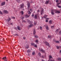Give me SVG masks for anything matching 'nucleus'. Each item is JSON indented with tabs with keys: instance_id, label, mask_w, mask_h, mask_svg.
<instances>
[{
	"instance_id": "nucleus-1",
	"label": "nucleus",
	"mask_w": 61,
	"mask_h": 61,
	"mask_svg": "<svg viewBox=\"0 0 61 61\" xmlns=\"http://www.w3.org/2000/svg\"><path fill=\"white\" fill-rule=\"evenodd\" d=\"M27 22H28L30 24V25H29L28 26V27H31L34 26L33 24H32V23H33V22L32 21H30L29 20L27 19Z\"/></svg>"
},
{
	"instance_id": "nucleus-2",
	"label": "nucleus",
	"mask_w": 61,
	"mask_h": 61,
	"mask_svg": "<svg viewBox=\"0 0 61 61\" xmlns=\"http://www.w3.org/2000/svg\"><path fill=\"white\" fill-rule=\"evenodd\" d=\"M39 50L40 51H41L42 53H45V51L42 48H40L39 49Z\"/></svg>"
},
{
	"instance_id": "nucleus-3",
	"label": "nucleus",
	"mask_w": 61,
	"mask_h": 61,
	"mask_svg": "<svg viewBox=\"0 0 61 61\" xmlns=\"http://www.w3.org/2000/svg\"><path fill=\"white\" fill-rule=\"evenodd\" d=\"M55 13H58L59 14L60 13V11H59L57 10H55Z\"/></svg>"
},
{
	"instance_id": "nucleus-4",
	"label": "nucleus",
	"mask_w": 61,
	"mask_h": 61,
	"mask_svg": "<svg viewBox=\"0 0 61 61\" xmlns=\"http://www.w3.org/2000/svg\"><path fill=\"white\" fill-rule=\"evenodd\" d=\"M45 43L46 46H50V44H49V43L47 42L46 41H45Z\"/></svg>"
},
{
	"instance_id": "nucleus-5",
	"label": "nucleus",
	"mask_w": 61,
	"mask_h": 61,
	"mask_svg": "<svg viewBox=\"0 0 61 61\" xmlns=\"http://www.w3.org/2000/svg\"><path fill=\"white\" fill-rule=\"evenodd\" d=\"M51 13L52 15H54V10H51Z\"/></svg>"
},
{
	"instance_id": "nucleus-6",
	"label": "nucleus",
	"mask_w": 61,
	"mask_h": 61,
	"mask_svg": "<svg viewBox=\"0 0 61 61\" xmlns=\"http://www.w3.org/2000/svg\"><path fill=\"white\" fill-rule=\"evenodd\" d=\"M2 59H4V61H7V58H6V57H3L2 58Z\"/></svg>"
},
{
	"instance_id": "nucleus-7",
	"label": "nucleus",
	"mask_w": 61,
	"mask_h": 61,
	"mask_svg": "<svg viewBox=\"0 0 61 61\" xmlns=\"http://www.w3.org/2000/svg\"><path fill=\"white\" fill-rule=\"evenodd\" d=\"M5 2H3L2 3H1V5L2 6L4 5H5Z\"/></svg>"
},
{
	"instance_id": "nucleus-8",
	"label": "nucleus",
	"mask_w": 61,
	"mask_h": 61,
	"mask_svg": "<svg viewBox=\"0 0 61 61\" xmlns=\"http://www.w3.org/2000/svg\"><path fill=\"white\" fill-rule=\"evenodd\" d=\"M46 29L47 30H49V28H48V27L47 25L46 26Z\"/></svg>"
},
{
	"instance_id": "nucleus-9",
	"label": "nucleus",
	"mask_w": 61,
	"mask_h": 61,
	"mask_svg": "<svg viewBox=\"0 0 61 61\" xmlns=\"http://www.w3.org/2000/svg\"><path fill=\"white\" fill-rule=\"evenodd\" d=\"M36 30L34 29V31H33V35H35L36 34Z\"/></svg>"
},
{
	"instance_id": "nucleus-10",
	"label": "nucleus",
	"mask_w": 61,
	"mask_h": 61,
	"mask_svg": "<svg viewBox=\"0 0 61 61\" xmlns=\"http://www.w3.org/2000/svg\"><path fill=\"white\" fill-rule=\"evenodd\" d=\"M30 4L29 3H28V9L29 8V7L30 6Z\"/></svg>"
},
{
	"instance_id": "nucleus-11",
	"label": "nucleus",
	"mask_w": 61,
	"mask_h": 61,
	"mask_svg": "<svg viewBox=\"0 0 61 61\" xmlns=\"http://www.w3.org/2000/svg\"><path fill=\"white\" fill-rule=\"evenodd\" d=\"M24 4H22L21 5V8H23V7H24Z\"/></svg>"
},
{
	"instance_id": "nucleus-12",
	"label": "nucleus",
	"mask_w": 61,
	"mask_h": 61,
	"mask_svg": "<svg viewBox=\"0 0 61 61\" xmlns=\"http://www.w3.org/2000/svg\"><path fill=\"white\" fill-rule=\"evenodd\" d=\"M38 40H36V41H35V42L37 44H38Z\"/></svg>"
},
{
	"instance_id": "nucleus-13",
	"label": "nucleus",
	"mask_w": 61,
	"mask_h": 61,
	"mask_svg": "<svg viewBox=\"0 0 61 61\" xmlns=\"http://www.w3.org/2000/svg\"><path fill=\"white\" fill-rule=\"evenodd\" d=\"M47 16V15H44V16L43 17H42V18H43V17H44V18H46V17Z\"/></svg>"
},
{
	"instance_id": "nucleus-14",
	"label": "nucleus",
	"mask_w": 61,
	"mask_h": 61,
	"mask_svg": "<svg viewBox=\"0 0 61 61\" xmlns=\"http://www.w3.org/2000/svg\"><path fill=\"white\" fill-rule=\"evenodd\" d=\"M31 46H34V45H35V44L33 43H31Z\"/></svg>"
},
{
	"instance_id": "nucleus-15",
	"label": "nucleus",
	"mask_w": 61,
	"mask_h": 61,
	"mask_svg": "<svg viewBox=\"0 0 61 61\" xmlns=\"http://www.w3.org/2000/svg\"><path fill=\"white\" fill-rule=\"evenodd\" d=\"M4 13H6V14H7V13H8V11H7V10H5L4 11Z\"/></svg>"
},
{
	"instance_id": "nucleus-16",
	"label": "nucleus",
	"mask_w": 61,
	"mask_h": 61,
	"mask_svg": "<svg viewBox=\"0 0 61 61\" xmlns=\"http://www.w3.org/2000/svg\"><path fill=\"white\" fill-rule=\"evenodd\" d=\"M29 16H30V15L28 16L27 15H25V17H29Z\"/></svg>"
},
{
	"instance_id": "nucleus-17",
	"label": "nucleus",
	"mask_w": 61,
	"mask_h": 61,
	"mask_svg": "<svg viewBox=\"0 0 61 61\" xmlns=\"http://www.w3.org/2000/svg\"><path fill=\"white\" fill-rule=\"evenodd\" d=\"M35 19H37V16L36 15H35V16L34 17Z\"/></svg>"
},
{
	"instance_id": "nucleus-18",
	"label": "nucleus",
	"mask_w": 61,
	"mask_h": 61,
	"mask_svg": "<svg viewBox=\"0 0 61 61\" xmlns=\"http://www.w3.org/2000/svg\"><path fill=\"white\" fill-rule=\"evenodd\" d=\"M31 52V50H28L27 51V52L28 53H30Z\"/></svg>"
},
{
	"instance_id": "nucleus-19",
	"label": "nucleus",
	"mask_w": 61,
	"mask_h": 61,
	"mask_svg": "<svg viewBox=\"0 0 61 61\" xmlns=\"http://www.w3.org/2000/svg\"><path fill=\"white\" fill-rule=\"evenodd\" d=\"M56 49H59V48H60V46H56Z\"/></svg>"
},
{
	"instance_id": "nucleus-20",
	"label": "nucleus",
	"mask_w": 61,
	"mask_h": 61,
	"mask_svg": "<svg viewBox=\"0 0 61 61\" xmlns=\"http://www.w3.org/2000/svg\"><path fill=\"white\" fill-rule=\"evenodd\" d=\"M44 12V10H41V15H42L43 14V13Z\"/></svg>"
},
{
	"instance_id": "nucleus-21",
	"label": "nucleus",
	"mask_w": 61,
	"mask_h": 61,
	"mask_svg": "<svg viewBox=\"0 0 61 61\" xmlns=\"http://www.w3.org/2000/svg\"><path fill=\"white\" fill-rule=\"evenodd\" d=\"M59 61H61V58H58L57 59Z\"/></svg>"
},
{
	"instance_id": "nucleus-22",
	"label": "nucleus",
	"mask_w": 61,
	"mask_h": 61,
	"mask_svg": "<svg viewBox=\"0 0 61 61\" xmlns=\"http://www.w3.org/2000/svg\"><path fill=\"white\" fill-rule=\"evenodd\" d=\"M49 23L50 24H52V21L51 20H50L49 21Z\"/></svg>"
},
{
	"instance_id": "nucleus-23",
	"label": "nucleus",
	"mask_w": 61,
	"mask_h": 61,
	"mask_svg": "<svg viewBox=\"0 0 61 61\" xmlns=\"http://www.w3.org/2000/svg\"><path fill=\"white\" fill-rule=\"evenodd\" d=\"M17 28H18V29L19 30H21L20 29V27L19 26H17Z\"/></svg>"
},
{
	"instance_id": "nucleus-24",
	"label": "nucleus",
	"mask_w": 61,
	"mask_h": 61,
	"mask_svg": "<svg viewBox=\"0 0 61 61\" xmlns=\"http://www.w3.org/2000/svg\"><path fill=\"white\" fill-rule=\"evenodd\" d=\"M11 20V19L10 18H9V19H8L7 20V21H8V22H9Z\"/></svg>"
},
{
	"instance_id": "nucleus-25",
	"label": "nucleus",
	"mask_w": 61,
	"mask_h": 61,
	"mask_svg": "<svg viewBox=\"0 0 61 61\" xmlns=\"http://www.w3.org/2000/svg\"><path fill=\"white\" fill-rule=\"evenodd\" d=\"M49 59H50V58H53L52 57V56H49Z\"/></svg>"
},
{
	"instance_id": "nucleus-26",
	"label": "nucleus",
	"mask_w": 61,
	"mask_h": 61,
	"mask_svg": "<svg viewBox=\"0 0 61 61\" xmlns=\"http://www.w3.org/2000/svg\"><path fill=\"white\" fill-rule=\"evenodd\" d=\"M38 55L39 56H40V57H41V53H40V52L39 53H38Z\"/></svg>"
},
{
	"instance_id": "nucleus-27",
	"label": "nucleus",
	"mask_w": 61,
	"mask_h": 61,
	"mask_svg": "<svg viewBox=\"0 0 61 61\" xmlns=\"http://www.w3.org/2000/svg\"><path fill=\"white\" fill-rule=\"evenodd\" d=\"M34 36L36 38H38V36L37 35H35Z\"/></svg>"
},
{
	"instance_id": "nucleus-28",
	"label": "nucleus",
	"mask_w": 61,
	"mask_h": 61,
	"mask_svg": "<svg viewBox=\"0 0 61 61\" xmlns=\"http://www.w3.org/2000/svg\"><path fill=\"white\" fill-rule=\"evenodd\" d=\"M20 13L22 14V15H23L24 14V12L22 11H21Z\"/></svg>"
},
{
	"instance_id": "nucleus-29",
	"label": "nucleus",
	"mask_w": 61,
	"mask_h": 61,
	"mask_svg": "<svg viewBox=\"0 0 61 61\" xmlns=\"http://www.w3.org/2000/svg\"><path fill=\"white\" fill-rule=\"evenodd\" d=\"M48 38H49L50 39L51 37V36L50 35H49L48 36Z\"/></svg>"
},
{
	"instance_id": "nucleus-30",
	"label": "nucleus",
	"mask_w": 61,
	"mask_h": 61,
	"mask_svg": "<svg viewBox=\"0 0 61 61\" xmlns=\"http://www.w3.org/2000/svg\"><path fill=\"white\" fill-rule=\"evenodd\" d=\"M28 14L29 15H30L31 14V12H30V11L29 10H28Z\"/></svg>"
},
{
	"instance_id": "nucleus-31",
	"label": "nucleus",
	"mask_w": 61,
	"mask_h": 61,
	"mask_svg": "<svg viewBox=\"0 0 61 61\" xmlns=\"http://www.w3.org/2000/svg\"><path fill=\"white\" fill-rule=\"evenodd\" d=\"M45 3L46 4H48V1H46L45 2Z\"/></svg>"
},
{
	"instance_id": "nucleus-32",
	"label": "nucleus",
	"mask_w": 61,
	"mask_h": 61,
	"mask_svg": "<svg viewBox=\"0 0 61 61\" xmlns=\"http://www.w3.org/2000/svg\"><path fill=\"white\" fill-rule=\"evenodd\" d=\"M21 19H22V20H23L24 19V17H20Z\"/></svg>"
},
{
	"instance_id": "nucleus-33",
	"label": "nucleus",
	"mask_w": 61,
	"mask_h": 61,
	"mask_svg": "<svg viewBox=\"0 0 61 61\" xmlns=\"http://www.w3.org/2000/svg\"><path fill=\"white\" fill-rule=\"evenodd\" d=\"M26 48L27 49H28L29 48V45H27L26 47Z\"/></svg>"
},
{
	"instance_id": "nucleus-34",
	"label": "nucleus",
	"mask_w": 61,
	"mask_h": 61,
	"mask_svg": "<svg viewBox=\"0 0 61 61\" xmlns=\"http://www.w3.org/2000/svg\"><path fill=\"white\" fill-rule=\"evenodd\" d=\"M34 47H37V45H36L35 44V45H34Z\"/></svg>"
},
{
	"instance_id": "nucleus-35",
	"label": "nucleus",
	"mask_w": 61,
	"mask_h": 61,
	"mask_svg": "<svg viewBox=\"0 0 61 61\" xmlns=\"http://www.w3.org/2000/svg\"><path fill=\"white\" fill-rule=\"evenodd\" d=\"M35 52L34 51L32 52V54L33 55H35Z\"/></svg>"
},
{
	"instance_id": "nucleus-36",
	"label": "nucleus",
	"mask_w": 61,
	"mask_h": 61,
	"mask_svg": "<svg viewBox=\"0 0 61 61\" xmlns=\"http://www.w3.org/2000/svg\"><path fill=\"white\" fill-rule=\"evenodd\" d=\"M56 33H57V32H58V29H57L56 30Z\"/></svg>"
},
{
	"instance_id": "nucleus-37",
	"label": "nucleus",
	"mask_w": 61,
	"mask_h": 61,
	"mask_svg": "<svg viewBox=\"0 0 61 61\" xmlns=\"http://www.w3.org/2000/svg\"><path fill=\"white\" fill-rule=\"evenodd\" d=\"M36 22H35L34 23V25H36Z\"/></svg>"
},
{
	"instance_id": "nucleus-38",
	"label": "nucleus",
	"mask_w": 61,
	"mask_h": 61,
	"mask_svg": "<svg viewBox=\"0 0 61 61\" xmlns=\"http://www.w3.org/2000/svg\"><path fill=\"white\" fill-rule=\"evenodd\" d=\"M60 4V3H57V5H59Z\"/></svg>"
},
{
	"instance_id": "nucleus-39",
	"label": "nucleus",
	"mask_w": 61,
	"mask_h": 61,
	"mask_svg": "<svg viewBox=\"0 0 61 61\" xmlns=\"http://www.w3.org/2000/svg\"><path fill=\"white\" fill-rule=\"evenodd\" d=\"M56 43H59V41H56Z\"/></svg>"
},
{
	"instance_id": "nucleus-40",
	"label": "nucleus",
	"mask_w": 61,
	"mask_h": 61,
	"mask_svg": "<svg viewBox=\"0 0 61 61\" xmlns=\"http://www.w3.org/2000/svg\"><path fill=\"white\" fill-rule=\"evenodd\" d=\"M14 36H18V35L17 34H14Z\"/></svg>"
},
{
	"instance_id": "nucleus-41",
	"label": "nucleus",
	"mask_w": 61,
	"mask_h": 61,
	"mask_svg": "<svg viewBox=\"0 0 61 61\" xmlns=\"http://www.w3.org/2000/svg\"><path fill=\"white\" fill-rule=\"evenodd\" d=\"M54 27V26H51V28H53Z\"/></svg>"
},
{
	"instance_id": "nucleus-42",
	"label": "nucleus",
	"mask_w": 61,
	"mask_h": 61,
	"mask_svg": "<svg viewBox=\"0 0 61 61\" xmlns=\"http://www.w3.org/2000/svg\"><path fill=\"white\" fill-rule=\"evenodd\" d=\"M40 28L41 30H42V27L41 26L40 27Z\"/></svg>"
},
{
	"instance_id": "nucleus-43",
	"label": "nucleus",
	"mask_w": 61,
	"mask_h": 61,
	"mask_svg": "<svg viewBox=\"0 0 61 61\" xmlns=\"http://www.w3.org/2000/svg\"><path fill=\"white\" fill-rule=\"evenodd\" d=\"M59 33V34H61V30L60 31Z\"/></svg>"
},
{
	"instance_id": "nucleus-44",
	"label": "nucleus",
	"mask_w": 61,
	"mask_h": 61,
	"mask_svg": "<svg viewBox=\"0 0 61 61\" xmlns=\"http://www.w3.org/2000/svg\"><path fill=\"white\" fill-rule=\"evenodd\" d=\"M58 7L59 8H61V6H60L59 5L58 6Z\"/></svg>"
},
{
	"instance_id": "nucleus-45",
	"label": "nucleus",
	"mask_w": 61,
	"mask_h": 61,
	"mask_svg": "<svg viewBox=\"0 0 61 61\" xmlns=\"http://www.w3.org/2000/svg\"><path fill=\"white\" fill-rule=\"evenodd\" d=\"M56 3H58V0H56Z\"/></svg>"
},
{
	"instance_id": "nucleus-46",
	"label": "nucleus",
	"mask_w": 61,
	"mask_h": 61,
	"mask_svg": "<svg viewBox=\"0 0 61 61\" xmlns=\"http://www.w3.org/2000/svg\"><path fill=\"white\" fill-rule=\"evenodd\" d=\"M22 22H25V21L24 20H23L22 21Z\"/></svg>"
},
{
	"instance_id": "nucleus-47",
	"label": "nucleus",
	"mask_w": 61,
	"mask_h": 61,
	"mask_svg": "<svg viewBox=\"0 0 61 61\" xmlns=\"http://www.w3.org/2000/svg\"><path fill=\"white\" fill-rule=\"evenodd\" d=\"M0 14H1V15L2 14V12H1V11H0Z\"/></svg>"
},
{
	"instance_id": "nucleus-48",
	"label": "nucleus",
	"mask_w": 61,
	"mask_h": 61,
	"mask_svg": "<svg viewBox=\"0 0 61 61\" xmlns=\"http://www.w3.org/2000/svg\"><path fill=\"white\" fill-rule=\"evenodd\" d=\"M34 16V14H32V17H33V16Z\"/></svg>"
},
{
	"instance_id": "nucleus-49",
	"label": "nucleus",
	"mask_w": 61,
	"mask_h": 61,
	"mask_svg": "<svg viewBox=\"0 0 61 61\" xmlns=\"http://www.w3.org/2000/svg\"><path fill=\"white\" fill-rule=\"evenodd\" d=\"M46 22H48V20H46Z\"/></svg>"
},
{
	"instance_id": "nucleus-50",
	"label": "nucleus",
	"mask_w": 61,
	"mask_h": 61,
	"mask_svg": "<svg viewBox=\"0 0 61 61\" xmlns=\"http://www.w3.org/2000/svg\"><path fill=\"white\" fill-rule=\"evenodd\" d=\"M50 61H56L54 60H51Z\"/></svg>"
},
{
	"instance_id": "nucleus-51",
	"label": "nucleus",
	"mask_w": 61,
	"mask_h": 61,
	"mask_svg": "<svg viewBox=\"0 0 61 61\" xmlns=\"http://www.w3.org/2000/svg\"><path fill=\"white\" fill-rule=\"evenodd\" d=\"M37 12H39V10H38L37 11Z\"/></svg>"
},
{
	"instance_id": "nucleus-52",
	"label": "nucleus",
	"mask_w": 61,
	"mask_h": 61,
	"mask_svg": "<svg viewBox=\"0 0 61 61\" xmlns=\"http://www.w3.org/2000/svg\"><path fill=\"white\" fill-rule=\"evenodd\" d=\"M23 39H25V37H23Z\"/></svg>"
},
{
	"instance_id": "nucleus-53",
	"label": "nucleus",
	"mask_w": 61,
	"mask_h": 61,
	"mask_svg": "<svg viewBox=\"0 0 61 61\" xmlns=\"http://www.w3.org/2000/svg\"><path fill=\"white\" fill-rule=\"evenodd\" d=\"M60 53H61V50L60 51Z\"/></svg>"
},
{
	"instance_id": "nucleus-54",
	"label": "nucleus",
	"mask_w": 61,
	"mask_h": 61,
	"mask_svg": "<svg viewBox=\"0 0 61 61\" xmlns=\"http://www.w3.org/2000/svg\"><path fill=\"white\" fill-rule=\"evenodd\" d=\"M10 24V25H13V23H11Z\"/></svg>"
},
{
	"instance_id": "nucleus-55",
	"label": "nucleus",
	"mask_w": 61,
	"mask_h": 61,
	"mask_svg": "<svg viewBox=\"0 0 61 61\" xmlns=\"http://www.w3.org/2000/svg\"><path fill=\"white\" fill-rule=\"evenodd\" d=\"M12 18H13L14 19H15V17H12Z\"/></svg>"
},
{
	"instance_id": "nucleus-56",
	"label": "nucleus",
	"mask_w": 61,
	"mask_h": 61,
	"mask_svg": "<svg viewBox=\"0 0 61 61\" xmlns=\"http://www.w3.org/2000/svg\"><path fill=\"white\" fill-rule=\"evenodd\" d=\"M30 11H32V9H30Z\"/></svg>"
},
{
	"instance_id": "nucleus-57",
	"label": "nucleus",
	"mask_w": 61,
	"mask_h": 61,
	"mask_svg": "<svg viewBox=\"0 0 61 61\" xmlns=\"http://www.w3.org/2000/svg\"><path fill=\"white\" fill-rule=\"evenodd\" d=\"M46 19H49V18H46Z\"/></svg>"
},
{
	"instance_id": "nucleus-58",
	"label": "nucleus",
	"mask_w": 61,
	"mask_h": 61,
	"mask_svg": "<svg viewBox=\"0 0 61 61\" xmlns=\"http://www.w3.org/2000/svg\"><path fill=\"white\" fill-rule=\"evenodd\" d=\"M42 57L43 58H44V56H42Z\"/></svg>"
},
{
	"instance_id": "nucleus-59",
	"label": "nucleus",
	"mask_w": 61,
	"mask_h": 61,
	"mask_svg": "<svg viewBox=\"0 0 61 61\" xmlns=\"http://www.w3.org/2000/svg\"><path fill=\"white\" fill-rule=\"evenodd\" d=\"M42 61H44V60H42Z\"/></svg>"
},
{
	"instance_id": "nucleus-60",
	"label": "nucleus",
	"mask_w": 61,
	"mask_h": 61,
	"mask_svg": "<svg viewBox=\"0 0 61 61\" xmlns=\"http://www.w3.org/2000/svg\"><path fill=\"white\" fill-rule=\"evenodd\" d=\"M6 1H8V0H6Z\"/></svg>"
},
{
	"instance_id": "nucleus-61",
	"label": "nucleus",
	"mask_w": 61,
	"mask_h": 61,
	"mask_svg": "<svg viewBox=\"0 0 61 61\" xmlns=\"http://www.w3.org/2000/svg\"><path fill=\"white\" fill-rule=\"evenodd\" d=\"M60 2L61 3V0L60 1Z\"/></svg>"
},
{
	"instance_id": "nucleus-62",
	"label": "nucleus",
	"mask_w": 61,
	"mask_h": 61,
	"mask_svg": "<svg viewBox=\"0 0 61 61\" xmlns=\"http://www.w3.org/2000/svg\"><path fill=\"white\" fill-rule=\"evenodd\" d=\"M48 61H49V60H48Z\"/></svg>"
},
{
	"instance_id": "nucleus-63",
	"label": "nucleus",
	"mask_w": 61,
	"mask_h": 61,
	"mask_svg": "<svg viewBox=\"0 0 61 61\" xmlns=\"http://www.w3.org/2000/svg\"><path fill=\"white\" fill-rule=\"evenodd\" d=\"M3 40V41H4V40Z\"/></svg>"
},
{
	"instance_id": "nucleus-64",
	"label": "nucleus",
	"mask_w": 61,
	"mask_h": 61,
	"mask_svg": "<svg viewBox=\"0 0 61 61\" xmlns=\"http://www.w3.org/2000/svg\"><path fill=\"white\" fill-rule=\"evenodd\" d=\"M60 47L61 48V46H60Z\"/></svg>"
}]
</instances>
